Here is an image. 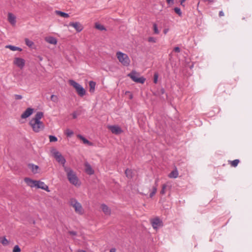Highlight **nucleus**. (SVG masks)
<instances>
[{
  "label": "nucleus",
  "instance_id": "nucleus-22",
  "mask_svg": "<svg viewBox=\"0 0 252 252\" xmlns=\"http://www.w3.org/2000/svg\"><path fill=\"white\" fill-rule=\"evenodd\" d=\"M178 172L176 168L173 170L168 175L169 177L170 178H176L178 177Z\"/></svg>",
  "mask_w": 252,
  "mask_h": 252
},
{
  "label": "nucleus",
  "instance_id": "nucleus-32",
  "mask_svg": "<svg viewBox=\"0 0 252 252\" xmlns=\"http://www.w3.org/2000/svg\"><path fill=\"white\" fill-rule=\"evenodd\" d=\"M49 140H50V142H56L57 141V138L55 136L50 135L49 136Z\"/></svg>",
  "mask_w": 252,
  "mask_h": 252
},
{
  "label": "nucleus",
  "instance_id": "nucleus-19",
  "mask_svg": "<svg viewBox=\"0 0 252 252\" xmlns=\"http://www.w3.org/2000/svg\"><path fill=\"white\" fill-rule=\"evenodd\" d=\"M45 40L49 43L56 45L57 43V40L55 37L49 36L45 38Z\"/></svg>",
  "mask_w": 252,
  "mask_h": 252
},
{
  "label": "nucleus",
  "instance_id": "nucleus-20",
  "mask_svg": "<svg viewBox=\"0 0 252 252\" xmlns=\"http://www.w3.org/2000/svg\"><path fill=\"white\" fill-rule=\"evenodd\" d=\"M43 117V113L42 112H38L34 117L32 120H33L36 121H40V119Z\"/></svg>",
  "mask_w": 252,
  "mask_h": 252
},
{
  "label": "nucleus",
  "instance_id": "nucleus-6",
  "mask_svg": "<svg viewBox=\"0 0 252 252\" xmlns=\"http://www.w3.org/2000/svg\"><path fill=\"white\" fill-rule=\"evenodd\" d=\"M52 154L54 157V158L56 159V160L60 163L62 164L63 165V168L64 169V167H66L65 166V163L66 162L65 159L64 158V157L62 156L61 153H60L59 151H57L56 149H53L51 151Z\"/></svg>",
  "mask_w": 252,
  "mask_h": 252
},
{
  "label": "nucleus",
  "instance_id": "nucleus-29",
  "mask_svg": "<svg viewBox=\"0 0 252 252\" xmlns=\"http://www.w3.org/2000/svg\"><path fill=\"white\" fill-rule=\"evenodd\" d=\"M51 100L54 102L57 103L59 101V97L56 95L52 94L51 96Z\"/></svg>",
  "mask_w": 252,
  "mask_h": 252
},
{
  "label": "nucleus",
  "instance_id": "nucleus-46",
  "mask_svg": "<svg viewBox=\"0 0 252 252\" xmlns=\"http://www.w3.org/2000/svg\"><path fill=\"white\" fill-rule=\"evenodd\" d=\"M173 0H166V2L168 4H170L171 2L173 3Z\"/></svg>",
  "mask_w": 252,
  "mask_h": 252
},
{
  "label": "nucleus",
  "instance_id": "nucleus-24",
  "mask_svg": "<svg viewBox=\"0 0 252 252\" xmlns=\"http://www.w3.org/2000/svg\"><path fill=\"white\" fill-rule=\"evenodd\" d=\"M56 13L57 15H60V16L64 17V18H68V17H69V15L67 13L63 12L61 11L57 10V11H56Z\"/></svg>",
  "mask_w": 252,
  "mask_h": 252
},
{
  "label": "nucleus",
  "instance_id": "nucleus-30",
  "mask_svg": "<svg viewBox=\"0 0 252 252\" xmlns=\"http://www.w3.org/2000/svg\"><path fill=\"white\" fill-rule=\"evenodd\" d=\"M240 161L239 159H235L233 161H230V164L233 167H236L237 166Z\"/></svg>",
  "mask_w": 252,
  "mask_h": 252
},
{
  "label": "nucleus",
  "instance_id": "nucleus-53",
  "mask_svg": "<svg viewBox=\"0 0 252 252\" xmlns=\"http://www.w3.org/2000/svg\"><path fill=\"white\" fill-rule=\"evenodd\" d=\"M205 1H208L210 2H212L213 1V0H205Z\"/></svg>",
  "mask_w": 252,
  "mask_h": 252
},
{
  "label": "nucleus",
  "instance_id": "nucleus-16",
  "mask_svg": "<svg viewBox=\"0 0 252 252\" xmlns=\"http://www.w3.org/2000/svg\"><path fill=\"white\" fill-rule=\"evenodd\" d=\"M85 171L89 175H93L94 173V171L92 168L91 166L88 162L85 163Z\"/></svg>",
  "mask_w": 252,
  "mask_h": 252
},
{
  "label": "nucleus",
  "instance_id": "nucleus-41",
  "mask_svg": "<svg viewBox=\"0 0 252 252\" xmlns=\"http://www.w3.org/2000/svg\"><path fill=\"white\" fill-rule=\"evenodd\" d=\"M158 73H155L154 74V82L156 84L158 81Z\"/></svg>",
  "mask_w": 252,
  "mask_h": 252
},
{
  "label": "nucleus",
  "instance_id": "nucleus-40",
  "mask_svg": "<svg viewBox=\"0 0 252 252\" xmlns=\"http://www.w3.org/2000/svg\"><path fill=\"white\" fill-rule=\"evenodd\" d=\"M14 97L15 99L16 100H20L23 98L22 95L20 94H15Z\"/></svg>",
  "mask_w": 252,
  "mask_h": 252
},
{
  "label": "nucleus",
  "instance_id": "nucleus-49",
  "mask_svg": "<svg viewBox=\"0 0 252 252\" xmlns=\"http://www.w3.org/2000/svg\"><path fill=\"white\" fill-rule=\"evenodd\" d=\"M224 15V13L222 11H220L219 12V16H222Z\"/></svg>",
  "mask_w": 252,
  "mask_h": 252
},
{
  "label": "nucleus",
  "instance_id": "nucleus-26",
  "mask_svg": "<svg viewBox=\"0 0 252 252\" xmlns=\"http://www.w3.org/2000/svg\"><path fill=\"white\" fill-rule=\"evenodd\" d=\"M0 243H1L4 246H6L9 244V241L6 239L5 237L0 238Z\"/></svg>",
  "mask_w": 252,
  "mask_h": 252
},
{
  "label": "nucleus",
  "instance_id": "nucleus-50",
  "mask_svg": "<svg viewBox=\"0 0 252 252\" xmlns=\"http://www.w3.org/2000/svg\"><path fill=\"white\" fill-rule=\"evenodd\" d=\"M168 32V29H165L163 31V32L165 34L167 33V32Z\"/></svg>",
  "mask_w": 252,
  "mask_h": 252
},
{
  "label": "nucleus",
  "instance_id": "nucleus-1",
  "mask_svg": "<svg viewBox=\"0 0 252 252\" xmlns=\"http://www.w3.org/2000/svg\"><path fill=\"white\" fill-rule=\"evenodd\" d=\"M64 170L66 172L67 179L71 184L75 186L80 185L78 178L72 169L70 167H64Z\"/></svg>",
  "mask_w": 252,
  "mask_h": 252
},
{
  "label": "nucleus",
  "instance_id": "nucleus-15",
  "mask_svg": "<svg viewBox=\"0 0 252 252\" xmlns=\"http://www.w3.org/2000/svg\"><path fill=\"white\" fill-rule=\"evenodd\" d=\"M24 181L31 188L36 187V186L37 181L36 180H32L29 178H25Z\"/></svg>",
  "mask_w": 252,
  "mask_h": 252
},
{
  "label": "nucleus",
  "instance_id": "nucleus-11",
  "mask_svg": "<svg viewBox=\"0 0 252 252\" xmlns=\"http://www.w3.org/2000/svg\"><path fill=\"white\" fill-rule=\"evenodd\" d=\"M69 26L75 28L77 32H80L83 29V26L79 22H71L69 23Z\"/></svg>",
  "mask_w": 252,
  "mask_h": 252
},
{
  "label": "nucleus",
  "instance_id": "nucleus-10",
  "mask_svg": "<svg viewBox=\"0 0 252 252\" xmlns=\"http://www.w3.org/2000/svg\"><path fill=\"white\" fill-rule=\"evenodd\" d=\"M151 223L154 229H157L158 226H161L163 225L162 221L158 218L152 220Z\"/></svg>",
  "mask_w": 252,
  "mask_h": 252
},
{
  "label": "nucleus",
  "instance_id": "nucleus-34",
  "mask_svg": "<svg viewBox=\"0 0 252 252\" xmlns=\"http://www.w3.org/2000/svg\"><path fill=\"white\" fill-rule=\"evenodd\" d=\"M174 11L180 16L182 15V12L181 11V10L178 7H175L174 9Z\"/></svg>",
  "mask_w": 252,
  "mask_h": 252
},
{
  "label": "nucleus",
  "instance_id": "nucleus-52",
  "mask_svg": "<svg viewBox=\"0 0 252 252\" xmlns=\"http://www.w3.org/2000/svg\"><path fill=\"white\" fill-rule=\"evenodd\" d=\"M186 0H181V4L183 5V3L186 1Z\"/></svg>",
  "mask_w": 252,
  "mask_h": 252
},
{
  "label": "nucleus",
  "instance_id": "nucleus-38",
  "mask_svg": "<svg viewBox=\"0 0 252 252\" xmlns=\"http://www.w3.org/2000/svg\"><path fill=\"white\" fill-rule=\"evenodd\" d=\"M21 249L18 245L14 246L13 249V252H20Z\"/></svg>",
  "mask_w": 252,
  "mask_h": 252
},
{
  "label": "nucleus",
  "instance_id": "nucleus-42",
  "mask_svg": "<svg viewBox=\"0 0 252 252\" xmlns=\"http://www.w3.org/2000/svg\"><path fill=\"white\" fill-rule=\"evenodd\" d=\"M68 233L72 236H76L77 232L74 231H68Z\"/></svg>",
  "mask_w": 252,
  "mask_h": 252
},
{
  "label": "nucleus",
  "instance_id": "nucleus-4",
  "mask_svg": "<svg viewBox=\"0 0 252 252\" xmlns=\"http://www.w3.org/2000/svg\"><path fill=\"white\" fill-rule=\"evenodd\" d=\"M29 125L35 132H38L42 130L44 128V125L41 121H36L33 120H31L29 122Z\"/></svg>",
  "mask_w": 252,
  "mask_h": 252
},
{
  "label": "nucleus",
  "instance_id": "nucleus-28",
  "mask_svg": "<svg viewBox=\"0 0 252 252\" xmlns=\"http://www.w3.org/2000/svg\"><path fill=\"white\" fill-rule=\"evenodd\" d=\"M125 174L127 177L128 178H131L132 177V172L131 170L127 169L125 171Z\"/></svg>",
  "mask_w": 252,
  "mask_h": 252
},
{
  "label": "nucleus",
  "instance_id": "nucleus-21",
  "mask_svg": "<svg viewBox=\"0 0 252 252\" xmlns=\"http://www.w3.org/2000/svg\"><path fill=\"white\" fill-rule=\"evenodd\" d=\"M77 137L80 140H81L84 144H88L89 146H92L93 145V144L92 142H90L89 140H88L87 139H86L83 136L79 134V135H77Z\"/></svg>",
  "mask_w": 252,
  "mask_h": 252
},
{
  "label": "nucleus",
  "instance_id": "nucleus-44",
  "mask_svg": "<svg viewBox=\"0 0 252 252\" xmlns=\"http://www.w3.org/2000/svg\"><path fill=\"white\" fill-rule=\"evenodd\" d=\"M72 116H73V119H76L77 118V115L76 114L75 112H74L73 114H72Z\"/></svg>",
  "mask_w": 252,
  "mask_h": 252
},
{
  "label": "nucleus",
  "instance_id": "nucleus-13",
  "mask_svg": "<svg viewBox=\"0 0 252 252\" xmlns=\"http://www.w3.org/2000/svg\"><path fill=\"white\" fill-rule=\"evenodd\" d=\"M36 187L38 189H41L48 192L50 191L48 186H47L44 182L37 181Z\"/></svg>",
  "mask_w": 252,
  "mask_h": 252
},
{
  "label": "nucleus",
  "instance_id": "nucleus-9",
  "mask_svg": "<svg viewBox=\"0 0 252 252\" xmlns=\"http://www.w3.org/2000/svg\"><path fill=\"white\" fill-rule=\"evenodd\" d=\"M13 63L15 65L20 68H23L25 64V61L20 58H15L13 61Z\"/></svg>",
  "mask_w": 252,
  "mask_h": 252
},
{
  "label": "nucleus",
  "instance_id": "nucleus-25",
  "mask_svg": "<svg viewBox=\"0 0 252 252\" xmlns=\"http://www.w3.org/2000/svg\"><path fill=\"white\" fill-rule=\"evenodd\" d=\"M5 47L6 48L10 49L12 51H16V50H18L19 51H22V49L21 48L17 47H16V46H12V45H7V46H5Z\"/></svg>",
  "mask_w": 252,
  "mask_h": 252
},
{
  "label": "nucleus",
  "instance_id": "nucleus-47",
  "mask_svg": "<svg viewBox=\"0 0 252 252\" xmlns=\"http://www.w3.org/2000/svg\"><path fill=\"white\" fill-rule=\"evenodd\" d=\"M156 194L155 192L152 191L150 194V197H152L155 194Z\"/></svg>",
  "mask_w": 252,
  "mask_h": 252
},
{
  "label": "nucleus",
  "instance_id": "nucleus-45",
  "mask_svg": "<svg viewBox=\"0 0 252 252\" xmlns=\"http://www.w3.org/2000/svg\"><path fill=\"white\" fill-rule=\"evenodd\" d=\"M110 252H116V249L115 248H112L110 249Z\"/></svg>",
  "mask_w": 252,
  "mask_h": 252
},
{
  "label": "nucleus",
  "instance_id": "nucleus-27",
  "mask_svg": "<svg viewBox=\"0 0 252 252\" xmlns=\"http://www.w3.org/2000/svg\"><path fill=\"white\" fill-rule=\"evenodd\" d=\"M95 28L96 29L99 30L100 31H104V30L106 31V30L105 28L103 25H102L99 23H95Z\"/></svg>",
  "mask_w": 252,
  "mask_h": 252
},
{
  "label": "nucleus",
  "instance_id": "nucleus-36",
  "mask_svg": "<svg viewBox=\"0 0 252 252\" xmlns=\"http://www.w3.org/2000/svg\"><path fill=\"white\" fill-rule=\"evenodd\" d=\"M153 27H154V32L156 34H158L159 33V31L158 29L157 25L155 23L153 24Z\"/></svg>",
  "mask_w": 252,
  "mask_h": 252
},
{
  "label": "nucleus",
  "instance_id": "nucleus-48",
  "mask_svg": "<svg viewBox=\"0 0 252 252\" xmlns=\"http://www.w3.org/2000/svg\"><path fill=\"white\" fill-rule=\"evenodd\" d=\"M156 194L155 192L152 191L150 194V197H152L155 194Z\"/></svg>",
  "mask_w": 252,
  "mask_h": 252
},
{
  "label": "nucleus",
  "instance_id": "nucleus-51",
  "mask_svg": "<svg viewBox=\"0 0 252 252\" xmlns=\"http://www.w3.org/2000/svg\"><path fill=\"white\" fill-rule=\"evenodd\" d=\"M76 252H86V251L82 250H78L76 251Z\"/></svg>",
  "mask_w": 252,
  "mask_h": 252
},
{
  "label": "nucleus",
  "instance_id": "nucleus-8",
  "mask_svg": "<svg viewBox=\"0 0 252 252\" xmlns=\"http://www.w3.org/2000/svg\"><path fill=\"white\" fill-rule=\"evenodd\" d=\"M108 128L112 133L115 134H120L123 132L122 128L118 126H109Z\"/></svg>",
  "mask_w": 252,
  "mask_h": 252
},
{
  "label": "nucleus",
  "instance_id": "nucleus-31",
  "mask_svg": "<svg viewBox=\"0 0 252 252\" xmlns=\"http://www.w3.org/2000/svg\"><path fill=\"white\" fill-rule=\"evenodd\" d=\"M25 40L26 45L29 47H32L33 45V42L30 40L29 39L26 38Z\"/></svg>",
  "mask_w": 252,
  "mask_h": 252
},
{
  "label": "nucleus",
  "instance_id": "nucleus-2",
  "mask_svg": "<svg viewBox=\"0 0 252 252\" xmlns=\"http://www.w3.org/2000/svg\"><path fill=\"white\" fill-rule=\"evenodd\" d=\"M116 56L119 61L124 66H127L130 64V59L128 56L121 52H118Z\"/></svg>",
  "mask_w": 252,
  "mask_h": 252
},
{
  "label": "nucleus",
  "instance_id": "nucleus-33",
  "mask_svg": "<svg viewBox=\"0 0 252 252\" xmlns=\"http://www.w3.org/2000/svg\"><path fill=\"white\" fill-rule=\"evenodd\" d=\"M166 187H167V186H166V184H163L162 186V189H161V190L160 191V194H165V189H166Z\"/></svg>",
  "mask_w": 252,
  "mask_h": 252
},
{
  "label": "nucleus",
  "instance_id": "nucleus-43",
  "mask_svg": "<svg viewBox=\"0 0 252 252\" xmlns=\"http://www.w3.org/2000/svg\"><path fill=\"white\" fill-rule=\"evenodd\" d=\"M174 51L175 52L179 53L180 52V49L178 47H176L173 49Z\"/></svg>",
  "mask_w": 252,
  "mask_h": 252
},
{
  "label": "nucleus",
  "instance_id": "nucleus-17",
  "mask_svg": "<svg viewBox=\"0 0 252 252\" xmlns=\"http://www.w3.org/2000/svg\"><path fill=\"white\" fill-rule=\"evenodd\" d=\"M8 20L9 23L12 25H14L16 23V17L11 13L8 14Z\"/></svg>",
  "mask_w": 252,
  "mask_h": 252
},
{
  "label": "nucleus",
  "instance_id": "nucleus-12",
  "mask_svg": "<svg viewBox=\"0 0 252 252\" xmlns=\"http://www.w3.org/2000/svg\"><path fill=\"white\" fill-rule=\"evenodd\" d=\"M33 112V109L28 108L21 115V117L22 119H26L30 116Z\"/></svg>",
  "mask_w": 252,
  "mask_h": 252
},
{
  "label": "nucleus",
  "instance_id": "nucleus-18",
  "mask_svg": "<svg viewBox=\"0 0 252 252\" xmlns=\"http://www.w3.org/2000/svg\"><path fill=\"white\" fill-rule=\"evenodd\" d=\"M28 167L32 170V171L33 174H36L38 173V170L39 169V166L33 164H29Z\"/></svg>",
  "mask_w": 252,
  "mask_h": 252
},
{
  "label": "nucleus",
  "instance_id": "nucleus-35",
  "mask_svg": "<svg viewBox=\"0 0 252 252\" xmlns=\"http://www.w3.org/2000/svg\"><path fill=\"white\" fill-rule=\"evenodd\" d=\"M158 182V179H157L155 182V185L153 187V191H153L155 193H156L157 191Z\"/></svg>",
  "mask_w": 252,
  "mask_h": 252
},
{
  "label": "nucleus",
  "instance_id": "nucleus-37",
  "mask_svg": "<svg viewBox=\"0 0 252 252\" xmlns=\"http://www.w3.org/2000/svg\"><path fill=\"white\" fill-rule=\"evenodd\" d=\"M73 134V132L70 130V129H67L66 130V134L67 136L70 137Z\"/></svg>",
  "mask_w": 252,
  "mask_h": 252
},
{
  "label": "nucleus",
  "instance_id": "nucleus-39",
  "mask_svg": "<svg viewBox=\"0 0 252 252\" xmlns=\"http://www.w3.org/2000/svg\"><path fill=\"white\" fill-rule=\"evenodd\" d=\"M148 41L150 42L156 43L157 41V39L156 38L154 37H150L148 38Z\"/></svg>",
  "mask_w": 252,
  "mask_h": 252
},
{
  "label": "nucleus",
  "instance_id": "nucleus-3",
  "mask_svg": "<svg viewBox=\"0 0 252 252\" xmlns=\"http://www.w3.org/2000/svg\"><path fill=\"white\" fill-rule=\"evenodd\" d=\"M69 202L70 205L74 208L75 212L77 214L82 215L84 213V210L81 204L78 202L76 199L71 198L70 199Z\"/></svg>",
  "mask_w": 252,
  "mask_h": 252
},
{
  "label": "nucleus",
  "instance_id": "nucleus-23",
  "mask_svg": "<svg viewBox=\"0 0 252 252\" xmlns=\"http://www.w3.org/2000/svg\"><path fill=\"white\" fill-rule=\"evenodd\" d=\"M96 85L95 82L91 81L89 82V86H90V92L91 93H94L95 90V87Z\"/></svg>",
  "mask_w": 252,
  "mask_h": 252
},
{
  "label": "nucleus",
  "instance_id": "nucleus-7",
  "mask_svg": "<svg viewBox=\"0 0 252 252\" xmlns=\"http://www.w3.org/2000/svg\"><path fill=\"white\" fill-rule=\"evenodd\" d=\"M127 76L136 83L143 84L145 81L144 77H138L139 74L135 71H132Z\"/></svg>",
  "mask_w": 252,
  "mask_h": 252
},
{
  "label": "nucleus",
  "instance_id": "nucleus-14",
  "mask_svg": "<svg viewBox=\"0 0 252 252\" xmlns=\"http://www.w3.org/2000/svg\"><path fill=\"white\" fill-rule=\"evenodd\" d=\"M100 208L105 215L108 216H110L111 215V210L107 205L105 204H102L100 206Z\"/></svg>",
  "mask_w": 252,
  "mask_h": 252
},
{
  "label": "nucleus",
  "instance_id": "nucleus-5",
  "mask_svg": "<svg viewBox=\"0 0 252 252\" xmlns=\"http://www.w3.org/2000/svg\"><path fill=\"white\" fill-rule=\"evenodd\" d=\"M68 82L71 86H73L75 89L76 92L80 96H83L86 94L85 90L75 81L69 80Z\"/></svg>",
  "mask_w": 252,
  "mask_h": 252
}]
</instances>
